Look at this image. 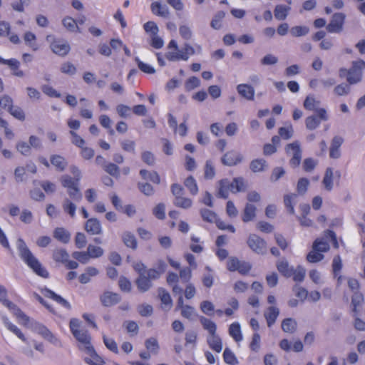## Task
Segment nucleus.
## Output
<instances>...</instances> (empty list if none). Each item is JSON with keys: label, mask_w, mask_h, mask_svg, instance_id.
Listing matches in <instances>:
<instances>
[{"label": "nucleus", "mask_w": 365, "mask_h": 365, "mask_svg": "<svg viewBox=\"0 0 365 365\" xmlns=\"http://www.w3.org/2000/svg\"><path fill=\"white\" fill-rule=\"evenodd\" d=\"M6 290L0 284V302L16 317L18 322L40 335L43 339L56 346H61L59 338L46 326L38 322L24 314L16 304L6 299Z\"/></svg>", "instance_id": "f257e3e1"}, {"label": "nucleus", "mask_w": 365, "mask_h": 365, "mask_svg": "<svg viewBox=\"0 0 365 365\" xmlns=\"http://www.w3.org/2000/svg\"><path fill=\"white\" fill-rule=\"evenodd\" d=\"M1 319L4 326L25 344V345L19 347V351L21 354L28 358H34L35 354L32 346H34L36 351L41 353H44L45 349L43 343L38 342L36 340L29 341V339L25 336L21 329L18 328L15 324H12L8 317H6L5 315H1Z\"/></svg>", "instance_id": "f03ea898"}, {"label": "nucleus", "mask_w": 365, "mask_h": 365, "mask_svg": "<svg viewBox=\"0 0 365 365\" xmlns=\"http://www.w3.org/2000/svg\"><path fill=\"white\" fill-rule=\"evenodd\" d=\"M16 247L21 259L31 268L33 272L43 278L48 277V271L42 266L38 259L33 255L22 239H19Z\"/></svg>", "instance_id": "7ed1b4c3"}, {"label": "nucleus", "mask_w": 365, "mask_h": 365, "mask_svg": "<svg viewBox=\"0 0 365 365\" xmlns=\"http://www.w3.org/2000/svg\"><path fill=\"white\" fill-rule=\"evenodd\" d=\"M70 330L78 341L79 349L83 351H91L93 346L91 344V337L82 327V323L78 319H71L69 324Z\"/></svg>", "instance_id": "20e7f679"}, {"label": "nucleus", "mask_w": 365, "mask_h": 365, "mask_svg": "<svg viewBox=\"0 0 365 365\" xmlns=\"http://www.w3.org/2000/svg\"><path fill=\"white\" fill-rule=\"evenodd\" d=\"M365 69V62L356 61L353 62L352 67L349 70L341 68L339 70V76H346L349 84H356L361 81L362 70Z\"/></svg>", "instance_id": "39448f33"}, {"label": "nucleus", "mask_w": 365, "mask_h": 365, "mask_svg": "<svg viewBox=\"0 0 365 365\" xmlns=\"http://www.w3.org/2000/svg\"><path fill=\"white\" fill-rule=\"evenodd\" d=\"M60 180L62 186L67 189L70 197L76 202H80L82 199V194L78 187L79 181H76L68 175H62Z\"/></svg>", "instance_id": "423d86ee"}, {"label": "nucleus", "mask_w": 365, "mask_h": 365, "mask_svg": "<svg viewBox=\"0 0 365 365\" xmlns=\"http://www.w3.org/2000/svg\"><path fill=\"white\" fill-rule=\"evenodd\" d=\"M329 242H332L335 247H339L336 235L331 230L327 231L323 238L317 239L314 241L313 244V249L317 252H325L329 249Z\"/></svg>", "instance_id": "0eeeda50"}, {"label": "nucleus", "mask_w": 365, "mask_h": 365, "mask_svg": "<svg viewBox=\"0 0 365 365\" xmlns=\"http://www.w3.org/2000/svg\"><path fill=\"white\" fill-rule=\"evenodd\" d=\"M46 41L50 43V47L52 51L58 56H66L70 51L69 43L64 39H56L51 35L46 36Z\"/></svg>", "instance_id": "6e6552de"}, {"label": "nucleus", "mask_w": 365, "mask_h": 365, "mask_svg": "<svg viewBox=\"0 0 365 365\" xmlns=\"http://www.w3.org/2000/svg\"><path fill=\"white\" fill-rule=\"evenodd\" d=\"M171 190L175 196L173 203L175 206L183 209H188L192 206V201L190 198L183 196V188L180 185L173 184Z\"/></svg>", "instance_id": "1a4fd4ad"}, {"label": "nucleus", "mask_w": 365, "mask_h": 365, "mask_svg": "<svg viewBox=\"0 0 365 365\" xmlns=\"http://www.w3.org/2000/svg\"><path fill=\"white\" fill-rule=\"evenodd\" d=\"M247 244L248 247L258 255H265L267 251L266 241L255 234H250L248 236Z\"/></svg>", "instance_id": "9d476101"}, {"label": "nucleus", "mask_w": 365, "mask_h": 365, "mask_svg": "<svg viewBox=\"0 0 365 365\" xmlns=\"http://www.w3.org/2000/svg\"><path fill=\"white\" fill-rule=\"evenodd\" d=\"M320 101L317 100L314 96H309L304 102V107L309 110H314L319 118L322 120H327L329 116L324 108H319Z\"/></svg>", "instance_id": "9b49d317"}, {"label": "nucleus", "mask_w": 365, "mask_h": 365, "mask_svg": "<svg viewBox=\"0 0 365 365\" xmlns=\"http://www.w3.org/2000/svg\"><path fill=\"white\" fill-rule=\"evenodd\" d=\"M340 177L341 173L339 170L334 171L333 168H327L322 182L324 188L328 192L331 191L334 188L335 178L339 179Z\"/></svg>", "instance_id": "f8f14e48"}, {"label": "nucleus", "mask_w": 365, "mask_h": 365, "mask_svg": "<svg viewBox=\"0 0 365 365\" xmlns=\"http://www.w3.org/2000/svg\"><path fill=\"white\" fill-rule=\"evenodd\" d=\"M286 150L287 154L292 156L290 160L291 165L293 167L298 166L300 164L302 158V151L299 143L294 142L289 144L286 148Z\"/></svg>", "instance_id": "ddd939ff"}, {"label": "nucleus", "mask_w": 365, "mask_h": 365, "mask_svg": "<svg viewBox=\"0 0 365 365\" xmlns=\"http://www.w3.org/2000/svg\"><path fill=\"white\" fill-rule=\"evenodd\" d=\"M345 16L341 13H336L327 26V29L330 33H339L343 28Z\"/></svg>", "instance_id": "4468645a"}, {"label": "nucleus", "mask_w": 365, "mask_h": 365, "mask_svg": "<svg viewBox=\"0 0 365 365\" xmlns=\"http://www.w3.org/2000/svg\"><path fill=\"white\" fill-rule=\"evenodd\" d=\"M242 160L243 157L239 152L230 150L222 157L221 161L225 165L234 166L240 163Z\"/></svg>", "instance_id": "2eb2a0df"}, {"label": "nucleus", "mask_w": 365, "mask_h": 365, "mask_svg": "<svg viewBox=\"0 0 365 365\" xmlns=\"http://www.w3.org/2000/svg\"><path fill=\"white\" fill-rule=\"evenodd\" d=\"M195 51L194 48L189 43H185L183 48H182V53L178 56L174 54H170V61H187L190 56L195 54Z\"/></svg>", "instance_id": "dca6fc26"}, {"label": "nucleus", "mask_w": 365, "mask_h": 365, "mask_svg": "<svg viewBox=\"0 0 365 365\" xmlns=\"http://www.w3.org/2000/svg\"><path fill=\"white\" fill-rule=\"evenodd\" d=\"M237 91L240 96L248 101H253L255 91L253 86L247 83H241L237 86Z\"/></svg>", "instance_id": "f3484780"}, {"label": "nucleus", "mask_w": 365, "mask_h": 365, "mask_svg": "<svg viewBox=\"0 0 365 365\" xmlns=\"http://www.w3.org/2000/svg\"><path fill=\"white\" fill-rule=\"evenodd\" d=\"M344 142L341 136H334L331 140L329 156L331 158L337 159L341 156L340 147Z\"/></svg>", "instance_id": "a211bd4d"}, {"label": "nucleus", "mask_w": 365, "mask_h": 365, "mask_svg": "<svg viewBox=\"0 0 365 365\" xmlns=\"http://www.w3.org/2000/svg\"><path fill=\"white\" fill-rule=\"evenodd\" d=\"M120 300V296L111 292H105L101 296V302L106 307H110L116 304Z\"/></svg>", "instance_id": "6ab92c4d"}, {"label": "nucleus", "mask_w": 365, "mask_h": 365, "mask_svg": "<svg viewBox=\"0 0 365 365\" xmlns=\"http://www.w3.org/2000/svg\"><path fill=\"white\" fill-rule=\"evenodd\" d=\"M207 343L209 347L217 353H220L222 350V341L220 336L217 334L207 335Z\"/></svg>", "instance_id": "aec40b11"}, {"label": "nucleus", "mask_w": 365, "mask_h": 365, "mask_svg": "<svg viewBox=\"0 0 365 365\" xmlns=\"http://www.w3.org/2000/svg\"><path fill=\"white\" fill-rule=\"evenodd\" d=\"M229 335L233 339V340L240 343L243 340V335L241 330V326L239 322L232 323L228 329Z\"/></svg>", "instance_id": "412c9836"}, {"label": "nucleus", "mask_w": 365, "mask_h": 365, "mask_svg": "<svg viewBox=\"0 0 365 365\" xmlns=\"http://www.w3.org/2000/svg\"><path fill=\"white\" fill-rule=\"evenodd\" d=\"M43 294L46 297L52 299L53 301H55L56 303H58L63 307L67 309H71L70 303L60 295H58L57 294L54 293L53 291L48 289H45L43 290Z\"/></svg>", "instance_id": "4be33fe9"}, {"label": "nucleus", "mask_w": 365, "mask_h": 365, "mask_svg": "<svg viewBox=\"0 0 365 365\" xmlns=\"http://www.w3.org/2000/svg\"><path fill=\"white\" fill-rule=\"evenodd\" d=\"M85 229L91 235H99L102 231L101 225L96 218L88 219L86 222Z\"/></svg>", "instance_id": "5701e85b"}, {"label": "nucleus", "mask_w": 365, "mask_h": 365, "mask_svg": "<svg viewBox=\"0 0 365 365\" xmlns=\"http://www.w3.org/2000/svg\"><path fill=\"white\" fill-rule=\"evenodd\" d=\"M364 297L361 293L356 292L354 293L351 299V305L353 307L352 312L356 316L361 310Z\"/></svg>", "instance_id": "b1692460"}, {"label": "nucleus", "mask_w": 365, "mask_h": 365, "mask_svg": "<svg viewBox=\"0 0 365 365\" xmlns=\"http://www.w3.org/2000/svg\"><path fill=\"white\" fill-rule=\"evenodd\" d=\"M87 354L85 356L86 361L90 365H104V361L95 351L93 347L91 348V351H85Z\"/></svg>", "instance_id": "393cba45"}, {"label": "nucleus", "mask_w": 365, "mask_h": 365, "mask_svg": "<svg viewBox=\"0 0 365 365\" xmlns=\"http://www.w3.org/2000/svg\"><path fill=\"white\" fill-rule=\"evenodd\" d=\"M87 354L85 356L86 361L90 365H104V361L95 351L93 347L91 348V351H85Z\"/></svg>", "instance_id": "a878e982"}, {"label": "nucleus", "mask_w": 365, "mask_h": 365, "mask_svg": "<svg viewBox=\"0 0 365 365\" xmlns=\"http://www.w3.org/2000/svg\"><path fill=\"white\" fill-rule=\"evenodd\" d=\"M200 322L203 329L207 331L208 335L217 334V325L213 321L205 317H200Z\"/></svg>", "instance_id": "bb28decb"}, {"label": "nucleus", "mask_w": 365, "mask_h": 365, "mask_svg": "<svg viewBox=\"0 0 365 365\" xmlns=\"http://www.w3.org/2000/svg\"><path fill=\"white\" fill-rule=\"evenodd\" d=\"M279 314V309L276 307H270L267 309V310L264 313V317L267 322L268 327H271L274 324L277 318L278 317Z\"/></svg>", "instance_id": "cd10ccee"}, {"label": "nucleus", "mask_w": 365, "mask_h": 365, "mask_svg": "<svg viewBox=\"0 0 365 365\" xmlns=\"http://www.w3.org/2000/svg\"><path fill=\"white\" fill-rule=\"evenodd\" d=\"M53 237L63 243H68L71 239L70 232L63 227H58L53 232Z\"/></svg>", "instance_id": "c85d7f7f"}, {"label": "nucleus", "mask_w": 365, "mask_h": 365, "mask_svg": "<svg viewBox=\"0 0 365 365\" xmlns=\"http://www.w3.org/2000/svg\"><path fill=\"white\" fill-rule=\"evenodd\" d=\"M250 168L254 173L263 172L267 168V164L264 159H255L251 161Z\"/></svg>", "instance_id": "c756f323"}, {"label": "nucleus", "mask_w": 365, "mask_h": 365, "mask_svg": "<svg viewBox=\"0 0 365 365\" xmlns=\"http://www.w3.org/2000/svg\"><path fill=\"white\" fill-rule=\"evenodd\" d=\"M98 274V270L93 267H88L86 269L85 272L79 277V281L82 284H86L90 282L91 278L96 276Z\"/></svg>", "instance_id": "7c9ffc66"}, {"label": "nucleus", "mask_w": 365, "mask_h": 365, "mask_svg": "<svg viewBox=\"0 0 365 365\" xmlns=\"http://www.w3.org/2000/svg\"><path fill=\"white\" fill-rule=\"evenodd\" d=\"M277 268L278 271L284 277H292L293 267H290L287 261L284 259L279 261L277 263Z\"/></svg>", "instance_id": "2f4dec72"}, {"label": "nucleus", "mask_w": 365, "mask_h": 365, "mask_svg": "<svg viewBox=\"0 0 365 365\" xmlns=\"http://www.w3.org/2000/svg\"><path fill=\"white\" fill-rule=\"evenodd\" d=\"M342 267L341 259L339 256L334 257L332 262L333 272L335 277L337 278L338 284H340L343 280V277L339 275V272Z\"/></svg>", "instance_id": "473e14b6"}, {"label": "nucleus", "mask_w": 365, "mask_h": 365, "mask_svg": "<svg viewBox=\"0 0 365 365\" xmlns=\"http://www.w3.org/2000/svg\"><path fill=\"white\" fill-rule=\"evenodd\" d=\"M290 9L291 8L288 6H284L282 4L277 5L274 11V17L280 21L284 20L287 18Z\"/></svg>", "instance_id": "72a5a7b5"}, {"label": "nucleus", "mask_w": 365, "mask_h": 365, "mask_svg": "<svg viewBox=\"0 0 365 365\" xmlns=\"http://www.w3.org/2000/svg\"><path fill=\"white\" fill-rule=\"evenodd\" d=\"M51 163L59 171H63L67 166L66 159L58 155H53L51 157Z\"/></svg>", "instance_id": "f704fd0d"}, {"label": "nucleus", "mask_w": 365, "mask_h": 365, "mask_svg": "<svg viewBox=\"0 0 365 365\" xmlns=\"http://www.w3.org/2000/svg\"><path fill=\"white\" fill-rule=\"evenodd\" d=\"M62 208L63 212L69 215L71 217L73 218L76 216V205L70 199H64Z\"/></svg>", "instance_id": "c9c22d12"}, {"label": "nucleus", "mask_w": 365, "mask_h": 365, "mask_svg": "<svg viewBox=\"0 0 365 365\" xmlns=\"http://www.w3.org/2000/svg\"><path fill=\"white\" fill-rule=\"evenodd\" d=\"M297 195L288 194L284 197V205L290 214H294V205L297 202Z\"/></svg>", "instance_id": "e433bc0d"}, {"label": "nucleus", "mask_w": 365, "mask_h": 365, "mask_svg": "<svg viewBox=\"0 0 365 365\" xmlns=\"http://www.w3.org/2000/svg\"><path fill=\"white\" fill-rule=\"evenodd\" d=\"M230 191V182L227 179H223L219 182L218 195L222 198H227Z\"/></svg>", "instance_id": "4c0bfd02"}, {"label": "nucleus", "mask_w": 365, "mask_h": 365, "mask_svg": "<svg viewBox=\"0 0 365 365\" xmlns=\"http://www.w3.org/2000/svg\"><path fill=\"white\" fill-rule=\"evenodd\" d=\"M245 190V184L242 178H235L233 181L230 182V192L237 193L242 192Z\"/></svg>", "instance_id": "58836bf2"}, {"label": "nucleus", "mask_w": 365, "mask_h": 365, "mask_svg": "<svg viewBox=\"0 0 365 365\" xmlns=\"http://www.w3.org/2000/svg\"><path fill=\"white\" fill-rule=\"evenodd\" d=\"M24 40L25 43L32 50L36 51L38 49V46L36 43V36L34 33L31 31L26 32L24 36Z\"/></svg>", "instance_id": "ea45409f"}, {"label": "nucleus", "mask_w": 365, "mask_h": 365, "mask_svg": "<svg viewBox=\"0 0 365 365\" xmlns=\"http://www.w3.org/2000/svg\"><path fill=\"white\" fill-rule=\"evenodd\" d=\"M151 11L154 14L162 17H166L169 14L168 8L157 1L151 4Z\"/></svg>", "instance_id": "a19ab883"}, {"label": "nucleus", "mask_w": 365, "mask_h": 365, "mask_svg": "<svg viewBox=\"0 0 365 365\" xmlns=\"http://www.w3.org/2000/svg\"><path fill=\"white\" fill-rule=\"evenodd\" d=\"M62 24L63 26L71 32H80L76 21L70 16L65 17L62 20Z\"/></svg>", "instance_id": "79ce46f5"}, {"label": "nucleus", "mask_w": 365, "mask_h": 365, "mask_svg": "<svg viewBox=\"0 0 365 365\" xmlns=\"http://www.w3.org/2000/svg\"><path fill=\"white\" fill-rule=\"evenodd\" d=\"M158 295L161 300L162 304L164 306L163 309H170L172 306V299L170 295L163 289L158 290Z\"/></svg>", "instance_id": "37998d69"}, {"label": "nucleus", "mask_w": 365, "mask_h": 365, "mask_svg": "<svg viewBox=\"0 0 365 365\" xmlns=\"http://www.w3.org/2000/svg\"><path fill=\"white\" fill-rule=\"evenodd\" d=\"M256 207L251 204H247L244 210L242 220L245 222H250L255 217Z\"/></svg>", "instance_id": "c03bdc74"}, {"label": "nucleus", "mask_w": 365, "mask_h": 365, "mask_svg": "<svg viewBox=\"0 0 365 365\" xmlns=\"http://www.w3.org/2000/svg\"><path fill=\"white\" fill-rule=\"evenodd\" d=\"M168 48L169 51H168L165 54V58L170 61V58L169 55L174 54L178 56L182 53V48L180 49L178 47V42L175 39H172L170 41Z\"/></svg>", "instance_id": "a18cd8bd"}, {"label": "nucleus", "mask_w": 365, "mask_h": 365, "mask_svg": "<svg viewBox=\"0 0 365 365\" xmlns=\"http://www.w3.org/2000/svg\"><path fill=\"white\" fill-rule=\"evenodd\" d=\"M123 241L124 244L133 250L137 248V241L135 236L128 232H125L123 234L122 236Z\"/></svg>", "instance_id": "49530a36"}, {"label": "nucleus", "mask_w": 365, "mask_h": 365, "mask_svg": "<svg viewBox=\"0 0 365 365\" xmlns=\"http://www.w3.org/2000/svg\"><path fill=\"white\" fill-rule=\"evenodd\" d=\"M185 186L187 188L191 195H196L198 192V187L196 180L193 177L190 176L184 182Z\"/></svg>", "instance_id": "de8ad7c7"}, {"label": "nucleus", "mask_w": 365, "mask_h": 365, "mask_svg": "<svg viewBox=\"0 0 365 365\" xmlns=\"http://www.w3.org/2000/svg\"><path fill=\"white\" fill-rule=\"evenodd\" d=\"M223 359L229 365H237L238 361L235 354L229 349L225 348L223 352Z\"/></svg>", "instance_id": "09e8293b"}, {"label": "nucleus", "mask_w": 365, "mask_h": 365, "mask_svg": "<svg viewBox=\"0 0 365 365\" xmlns=\"http://www.w3.org/2000/svg\"><path fill=\"white\" fill-rule=\"evenodd\" d=\"M143 29L150 37L155 36L159 32V28L158 25L152 21L145 23L143 25Z\"/></svg>", "instance_id": "8fccbe9b"}, {"label": "nucleus", "mask_w": 365, "mask_h": 365, "mask_svg": "<svg viewBox=\"0 0 365 365\" xmlns=\"http://www.w3.org/2000/svg\"><path fill=\"white\" fill-rule=\"evenodd\" d=\"M296 321L291 318L285 319L282 323V329L285 332L292 333L296 329Z\"/></svg>", "instance_id": "3c124183"}, {"label": "nucleus", "mask_w": 365, "mask_h": 365, "mask_svg": "<svg viewBox=\"0 0 365 365\" xmlns=\"http://www.w3.org/2000/svg\"><path fill=\"white\" fill-rule=\"evenodd\" d=\"M261 347V336L258 332H254L251 342L250 344V349L255 352H258Z\"/></svg>", "instance_id": "603ef678"}, {"label": "nucleus", "mask_w": 365, "mask_h": 365, "mask_svg": "<svg viewBox=\"0 0 365 365\" xmlns=\"http://www.w3.org/2000/svg\"><path fill=\"white\" fill-rule=\"evenodd\" d=\"M320 120H322L319 118L318 115H310L307 117L305 120L307 128L309 130L316 129L319 125Z\"/></svg>", "instance_id": "864d4df0"}, {"label": "nucleus", "mask_w": 365, "mask_h": 365, "mask_svg": "<svg viewBox=\"0 0 365 365\" xmlns=\"http://www.w3.org/2000/svg\"><path fill=\"white\" fill-rule=\"evenodd\" d=\"M181 315L189 320H193L197 317L195 309L192 307L188 305L182 307Z\"/></svg>", "instance_id": "5fc2aeb1"}, {"label": "nucleus", "mask_w": 365, "mask_h": 365, "mask_svg": "<svg viewBox=\"0 0 365 365\" xmlns=\"http://www.w3.org/2000/svg\"><path fill=\"white\" fill-rule=\"evenodd\" d=\"M137 285L140 291L145 292L151 286L150 280L144 275H140L137 279Z\"/></svg>", "instance_id": "6e6d98bb"}, {"label": "nucleus", "mask_w": 365, "mask_h": 365, "mask_svg": "<svg viewBox=\"0 0 365 365\" xmlns=\"http://www.w3.org/2000/svg\"><path fill=\"white\" fill-rule=\"evenodd\" d=\"M140 174L145 180H150L151 182L157 184L160 182V177L156 172H148L145 170H141Z\"/></svg>", "instance_id": "4d7b16f0"}, {"label": "nucleus", "mask_w": 365, "mask_h": 365, "mask_svg": "<svg viewBox=\"0 0 365 365\" xmlns=\"http://www.w3.org/2000/svg\"><path fill=\"white\" fill-rule=\"evenodd\" d=\"M200 309L205 314L212 316L215 312V306L211 302L205 300L201 302Z\"/></svg>", "instance_id": "13d9d810"}, {"label": "nucleus", "mask_w": 365, "mask_h": 365, "mask_svg": "<svg viewBox=\"0 0 365 365\" xmlns=\"http://www.w3.org/2000/svg\"><path fill=\"white\" fill-rule=\"evenodd\" d=\"M292 276L295 282H302L305 277L306 270L302 266H298L296 269L293 267Z\"/></svg>", "instance_id": "bf43d9fd"}, {"label": "nucleus", "mask_w": 365, "mask_h": 365, "mask_svg": "<svg viewBox=\"0 0 365 365\" xmlns=\"http://www.w3.org/2000/svg\"><path fill=\"white\" fill-rule=\"evenodd\" d=\"M87 251L91 258H98L103 255V250L101 247L92 245H88Z\"/></svg>", "instance_id": "052dcab7"}, {"label": "nucleus", "mask_w": 365, "mask_h": 365, "mask_svg": "<svg viewBox=\"0 0 365 365\" xmlns=\"http://www.w3.org/2000/svg\"><path fill=\"white\" fill-rule=\"evenodd\" d=\"M68 254L65 250L58 249L53 252V259L56 262H66L68 259Z\"/></svg>", "instance_id": "680f3d73"}, {"label": "nucleus", "mask_w": 365, "mask_h": 365, "mask_svg": "<svg viewBox=\"0 0 365 365\" xmlns=\"http://www.w3.org/2000/svg\"><path fill=\"white\" fill-rule=\"evenodd\" d=\"M204 175L205 178L208 180L212 179L215 175V166L210 160L206 161Z\"/></svg>", "instance_id": "e2e57ef3"}, {"label": "nucleus", "mask_w": 365, "mask_h": 365, "mask_svg": "<svg viewBox=\"0 0 365 365\" xmlns=\"http://www.w3.org/2000/svg\"><path fill=\"white\" fill-rule=\"evenodd\" d=\"M351 90L350 86L346 83H341L335 86L334 93L338 96H346Z\"/></svg>", "instance_id": "0e129e2a"}, {"label": "nucleus", "mask_w": 365, "mask_h": 365, "mask_svg": "<svg viewBox=\"0 0 365 365\" xmlns=\"http://www.w3.org/2000/svg\"><path fill=\"white\" fill-rule=\"evenodd\" d=\"M201 215L202 219L208 222L215 223L216 221L218 220L216 214L210 210H202Z\"/></svg>", "instance_id": "69168bd1"}, {"label": "nucleus", "mask_w": 365, "mask_h": 365, "mask_svg": "<svg viewBox=\"0 0 365 365\" xmlns=\"http://www.w3.org/2000/svg\"><path fill=\"white\" fill-rule=\"evenodd\" d=\"M29 98L32 101H39L41 98V92L36 88L29 86L26 88Z\"/></svg>", "instance_id": "338daca9"}, {"label": "nucleus", "mask_w": 365, "mask_h": 365, "mask_svg": "<svg viewBox=\"0 0 365 365\" xmlns=\"http://www.w3.org/2000/svg\"><path fill=\"white\" fill-rule=\"evenodd\" d=\"M153 214L159 220L165 217V205L163 203L158 204L153 210Z\"/></svg>", "instance_id": "774afa93"}]
</instances>
